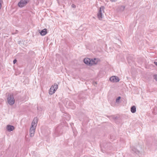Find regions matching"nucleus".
Here are the masks:
<instances>
[{"label": "nucleus", "mask_w": 157, "mask_h": 157, "mask_svg": "<svg viewBox=\"0 0 157 157\" xmlns=\"http://www.w3.org/2000/svg\"><path fill=\"white\" fill-rule=\"evenodd\" d=\"M62 126L61 125L58 126L55 129L54 135L56 136L61 135L63 133Z\"/></svg>", "instance_id": "nucleus-2"}, {"label": "nucleus", "mask_w": 157, "mask_h": 157, "mask_svg": "<svg viewBox=\"0 0 157 157\" xmlns=\"http://www.w3.org/2000/svg\"><path fill=\"white\" fill-rule=\"evenodd\" d=\"M101 150L102 152H103L104 153L105 152V150H103L102 149H101Z\"/></svg>", "instance_id": "nucleus-26"}, {"label": "nucleus", "mask_w": 157, "mask_h": 157, "mask_svg": "<svg viewBox=\"0 0 157 157\" xmlns=\"http://www.w3.org/2000/svg\"><path fill=\"white\" fill-rule=\"evenodd\" d=\"M52 86H53L54 89L56 90V91L57 90V89L58 88V85L56 83H55L54 85H52Z\"/></svg>", "instance_id": "nucleus-15"}, {"label": "nucleus", "mask_w": 157, "mask_h": 157, "mask_svg": "<svg viewBox=\"0 0 157 157\" xmlns=\"http://www.w3.org/2000/svg\"><path fill=\"white\" fill-rule=\"evenodd\" d=\"M132 151L133 152L136 153V154H138L140 153V151L134 147H132Z\"/></svg>", "instance_id": "nucleus-13"}, {"label": "nucleus", "mask_w": 157, "mask_h": 157, "mask_svg": "<svg viewBox=\"0 0 157 157\" xmlns=\"http://www.w3.org/2000/svg\"><path fill=\"white\" fill-rule=\"evenodd\" d=\"M121 98V97L120 96L118 97L116 99V102L117 103H119V102Z\"/></svg>", "instance_id": "nucleus-18"}, {"label": "nucleus", "mask_w": 157, "mask_h": 157, "mask_svg": "<svg viewBox=\"0 0 157 157\" xmlns=\"http://www.w3.org/2000/svg\"><path fill=\"white\" fill-rule=\"evenodd\" d=\"M154 78L155 79L156 81H157V75H154Z\"/></svg>", "instance_id": "nucleus-21"}, {"label": "nucleus", "mask_w": 157, "mask_h": 157, "mask_svg": "<svg viewBox=\"0 0 157 157\" xmlns=\"http://www.w3.org/2000/svg\"><path fill=\"white\" fill-rule=\"evenodd\" d=\"M35 125L36 126L35 127H36L37 125V124H36L35 122L33 121L32 122L31 127H34V126Z\"/></svg>", "instance_id": "nucleus-16"}, {"label": "nucleus", "mask_w": 157, "mask_h": 157, "mask_svg": "<svg viewBox=\"0 0 157 157\" xmlns=\"http://www.w3.org/2000/svg\"><path fill=\"white\" fill-rule=\"evenodd\" d=\"M118 117H114L113 118V119L114 120H116V119H118Z\"/></svg>", "instance_id": "nucleus-24"}, {"label": "nucleus", "mask_w": 157, "mask_h": 157, "mask_svg": "<svg viewBox=\"0 0 157 157\" xmlns=\"http://www.w3.org/2000/svg\"><path fill=\"white\" fill-rule=\"evenodd\" d=\"M29 0H21L18 3V6L22 8L26 6L29 2Z\"/></svg>", "instance_id": "nucleus-5"}, {"label": "nucleus", "mask_w": 157, "mask_h": 157, "mask_svg": "<svg viewBox=\"0 0 157 157\" xmlns=\"http://www.w3.org/2000/svg\"><path fill=\"white\" fill-rule=\"evenodd\" d=\"M55 91L56 90L54 89L53 86H52L50 89L49 94H52L55 93Z\"/></svg>", "instance_id": "nucleus-11"}, {"label": "nucleus", "mask_w": 157, "mask_h": 157, "mask_svg": "<svg viewBox=\"0 0 157 157\" xmlns=\"http://www.w3.org/2000/svg\"><path fill=\"white\" fill-rule=\"evenodd\" d=\"M71 7H72L73 8H76V6L75 5V4H72L71 5Z\"/></svg>", "instance_id": "nucleus-22"}, {"label": "nucleus", "mask_w": 157, "mask_h": 157, "mask_svg": "<svg viewBox=\"0 0 157 157\" xmlns=\"http://www.w3.org/2000/svg\"><path fill=\"white\" fill-rule=\"evenodd\" d=\"M39 31L40 34L42 36L45 35L47 33V30L46 29H44L40 31V30H39Z\"/></svg>", "instance_id": "nucleus-9"}, {"label": "nucleus", "mask_w": 157, "mask_h": 157, "mask_svg": "<svg viewBox=\"0 0 157 157\" xmlns=\"http://www.w3.org/2000/svg\"><path fill=\"white\" fill-rule=\"evenodd\" d=\"M119 8H120V10L121 11H123L124 10V9L125 7L124 6H120Z\"/></svg>", "instance_id": "nucleus-17"}, {"label": "nucleus", "mask_w": 157, "mask_h": 157, "mask_svg": "<svg viewBox=\"0 0 157 157\" xmlns=\"http://www.w3.org/2000/svg\"><path fill=\"white\" fill-rule=\"evenodd\" d=\"M2 3H3V0H0V10L1 9Z\"/></svg>", "instance_id": "nucleus-20"}, {"label": "nucleus", "mask_w": 157, "mask_h": 157, "mask_svg": "<svg viewBox=\"0 0 157 157\" xmlns=\"http://www.w3.org/2000/svg\"><path fill=\"white\" fill-rule=\"evenodd\" d=\"M105 7L103 6H101L99 8V10L97 14L98 18L99 19L102 18V14L104 13V10Z\"/></svg>", "instance_id": "nucleus-4"}, {"label": "nucleus", "mask_w": 157, "mask_h": 157, "mask_svg": "<svg viewBox=\"0 0 157 157\" xmlns=\"http://www.w3.org/2000/svg\"><path fill=\"white\" fill-rule=\"evenodd\" d=\"M154 63L156 66H157V62L154 61Z\"/></svg>", "instance_id": "nucleus-25"}, {"label": "nucleus", "mask_w": 157, "mask_h": 157, "mask_svg": "<svg viewBox=\"0 0 157 157\" xmlns=\"http://www.w3.org/2000/svg\"><path fill=\"white\" fill-rule=\"evenodd\" d=\"M33 121L34 122H35L36 124H37V122L38 121V119L37 117H35L34 118Z\"/></svg>", "instance_id": "nucleus-19"}, {"label": "nucleus", "mask_w": 157, "mask_h": 157, "mask_svg": "<svg viewBox=\"0 0 157 157\" xmlns=\"http://www.w3.org/2000/svg\"><path fill=\"white\" fill-rule=\"evenodd\" d=\"M70 117L69 116H68V119H67V120L68 121L70 119Z\"/></svg>", "instance_id": "nucleus-27"}, {"label": "nucleus", "mask_w": 157, "mask_h": 157, "mask_svg": "<svg viewBox=\"0 0 157 157\" xmlns=\"http://www.w3.org/2000/svg\"><path fill=\"white\" fill-rule=\"evenodd\" d=\"M6 128L8 131L11 132L13 131L14 129L15 128L13 126L8 125L7 126Z\"/></svg>", "instance_id": "nucleus-10"}, {"label": "nucleus", "mask_w": 157, "mask_h": 157, "mask_svg": "<svg viewBox=\"0 0 157 157\" xmlns=\"http://www.w3.org/2000/svg\"><path fill=\"white\" fill-rule=\"evenodd\" d=\"M66 107L69 108L74 109L75 106L73 102L69 100L68 99H66L64 101Z\"/></svg>", "instance_id": "nucleus-1"}, {"label": "nucleus", "mask_w": 157, "mask_h": 157, "mask_svg": "<svg viewBox=\"0 0 157 157\" xmlns=\"http://www.w3.org/2000/svg\"><path fill=\"white\" fill-rule=\"evenodd\" d=\"M30 136L31 137H33L35 131V128L34 127H30Z\"/></svg>", "instance_id": "nucleus-7"}, {"label": "nucleus", "mask_w": 157, "mask_h": 157, "mask_svg": "<svg viewBox=\"0 0 157 157\" xmlns=\"http://www.w3.org/2000/svg\"><path fill=\"white\" fill-rule=\"evenodd\" d=\"M136 111V108L135 105L132 106L131 108V111L132 113H135Z\"/></svg>", "instance_id": "nucleus-12"}, {"label": "nucleus", "mask_w": 157, "mask_h": 157, "mask_svg": "<svg viewBox=\"0 0 157 157\" xmlns=\"http://www.w3.org/2000/svg\"><path fill=\"white\" fill-rule=\"evenodd\" d=\"M95 59H94V60H93V59L90 60V66L92 65L93 64H96V63L95 62Z\"/></svg>", "instance_id": "nucleus-14"}, {"label": "nucleus", "mask_w": 157, "mask_h": 157, "mask_svg": "<svg viewBox=\"0 0 157 157\" xmlns=\"http://www.w3.org/2000/svg\"><path fill=\"white\" fill-rule=\"evenodd\" d=\"M17 60L16 59H14L13 62V63L15 64V63L17 62Z\"/></svg>", "instance_id": "nucleus-23"}, {"label": "nucleus", "mask_w": 157, "mask_h": 157, "mask_svg": "<svg viewBox=\"0 0 157 157\" xmlns=\"http://www.w3.org/2000/svg\"><path fill=\"white\" fill-rule=\"evenodd\" d=\"M83 62L86 64L90 66V58H85L83 60Z\"/></svg>", "instance_id": "nucleus-8"}, {"label": "nucleus", "mask_w": 157, "mask_h": 157, "mask_svg": "<svg viewBox=\"0 0 157 157\" xmlns=\"http://www.w3.org/2000/svg\"><path fill=\"white\" fill-rule=\"evenodd\" d=\"M7 99L8 103L10 105H12L14 104L15 100L13 94L8 95Z\"/></svg>", "instance_id": "nucleus-3"}, {"label": "nucleus", "mask_w": 157, "mask_h": 157, "mask_svg": "<svg viewBox=\"0 0 157 157\" xmlns=\"http://www.w3.org/2000/svg\"><path fill=\"white\" fill-rule=\"evenodd\" d=\"M110 81L113 82H119L120 79L119 78L115 76H111L109 79Z\"/></svg>", "instance_id": "nucleus-6"}]
</instances>
